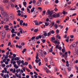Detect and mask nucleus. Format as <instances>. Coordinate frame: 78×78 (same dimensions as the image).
<instances>
[{
	"label": "nucleus",
	"mask_w": 78,
	"mask_h": 78,
	"mask_svg": "<svg viewBox=\"0 0 78 78\" xmlns=\"http://www.w3.org/2000/svg\"><path fill=\"white\" fill-rule=\"evenodd\" d=\"M1 14H2V16H3L4 17L8 15V13L6 12L5 11H3V12H1Z\"/></svg>",
	"instance_id": "nucleus-1"
},
{
	"label": "nucleus",
	"mask_w": 78,
	"mask_h": 78,
	"mask_svg": "<svg viewBox=\"0 0 78 78\" xmlns=\"http://www.w3.org/2000/svg\"><path fill=\"white\" fill-rule=\"evenodd\" d=\"M8 15L5 16L4 17V20H6V22H8L9 20V18H8Z\"/></svg>",
	"instance_id": "nucleus-2"
},
{
	"label": "nucleus",
	"mask_w": 78,
	"mask_h": 78,
	"mask_svg": "<svg viewBox=\"0 0 78 78\" xmlns=\"http://www.w3.org/2000/svg\"><path fill=\"white\" fill-rule=\"evenodd\" d=\"M5 34L6 33L5 32L2 31V39H4L5 38Z\"/></svg>",
	"instance_id": "nucleus-3"
},
{
	"label": "nucleus",
	"mask_w": 78,
	"mask_h": 78,
	"mask_svg": "<svg viewBox=\"0 0 78 78\" xmlns=\"http://www.w3.org/2000/svg\"><path fill=\"white\" fill-rule=\"evenodd\" d=\"M42 2V0H38V1L37 2L36 5L37 6H40Z\"/></svg>",
	"instance_id": "nucleus-4"
},
{
	"label": "nucleus",
	"mask_w": 78,
	"mask_h": 78,
	"mask_svg": "<svg viewBox=\"0 0 78 78\" xmlns=\"http://www.w3.org/2000/svg\"><path fill=\"white\" fill-rule=\"evenodd\" d=\"M47 12L48 14L50 15H52V14H53V11H50L49 10H48Z\"/></svg>",
	"instance_id": "nucleus-5"
},
{
	"label": "nucleus",
	"mask_w": 78,
	"mask_h": 78,
	"mask_svg": "<svg viewBox=\"0 0 78 78\" xmlns=\"http://www.w3.org/2000/svg\"><path fill=\"white\" fill-rule=\"evenodd\" d=\"M9 27V26H8V25H5L4 27V28L5 29V30L6 31H7V30H9V29L8 28Z\"/></svg>",
	"instance_id": "nucleus-6"
},
{
	"label": "nucleus",
	"mask_w": 78,
	"mask_h": 78,
	"mask_svg": "<svg viewBox=\"0 0 78 78\" xmlns=\"http://www.w3.org/2000/svg\"><path fill=\"white\" fill-rule=\"evenodd\" d=\"M0 10L1 11V12H2L4 11V8L3 6H1L0 7Z\"/></svg>",
	"instance_id": "nucleus-7"
},
{
	"label": "nucleus",
	"mask_w": 78,
	"mask_h": 78,
	"mask_svg": "<svg viewBox=\"0 0 78 78\" xmlns=\"http://www.w3.org/2000/svg\"><path fill=\"white\" fill-rule=\"evenodd\" d=\"M12 58L11 60L10 61L11 64H12L13 63V62L14 61V57L12 56Z\"/></svg>",
	"instance_id": "nucleus-8"
},
{
	"label": "nucleus",
	"mask_w": 78,
	"mask_h": 78,
	"mask_svg": "<svg viewBox=\"0 0 78 78\" xmlns=\"http://www.w3.org/2000/svg\"><path fill=\"white\" fill-rule=\"evenodd\" d=\"M73 47H75L76 46V43L75 42L73 43V44H72Z\"/></svg>",
	"instance_id": "nucleus-9"
},
{
	"label": "nucleus",
	"mask_w": 78,
	"mask_h": 78,
	"mask_svg": "<svg viewBox=\"0 0 78 78\" xmlns=\"http://www.w3.org/2000/svg\"><path fill=\"white\" fill-rule=\"evenodd\" d=\"M75 51H76V53L78 55V47H76L75 49Z\"/></svg>",
	"instance_id": "nucleus-10"
},
{
	"label": "nucleus",
	"mask_w": 78,
	"mask_h": 78,
	"mask_svg": "<svg viewBox=\"0 0 78 78\" xmlns=\"http://www.w3.org/2000/svg\"><path fill=\"white\" fill-rule=\"evenodd\" d=\"M14 67H15V69H18L19 68V66H17V64H15L13 66Z\"/></svg>",
	"instance_id": "nucleus-11"
},
{
	"label": "nucleus",
	"mask_w": 78,
	"mask_h": 78,
	"mask_svg": "<svg viewBox=\"0 0 78 78\" xmlns=\"http://www.w3.org/2000/svg\"><path fill=\"white\" fill-rule=\"evenodd\" d=\"M23 21L22 20H20V25H23Z\"/></svg>",
	"instance_id": "nucleus-12"
},
{
	"label": "nucleus",
	"mask_w": 78,
	"mask_h": 78,
	"mask_svg": "<svg viewBox=\"0 0 78 78\" xmlns=\"http://www.w3.org/2000/svg\"><path fill=\"white\" fill-rule=\"evenodd\" d=\"M3 2L4 3H8L9 1L8 0H3Z\"/></svg>",
	"instance_id": "nucleus-13"
},
{
	"label": "nucleus",
	"mask_w": 78,
	"mask_h": 78,
	"mask_svg": "<svg viewBox=\"0 0 78 78\" xmlns=\"http://www.w3.org/2000/svg\"><path fill=\"white\" fill-rule=\"evenodd\" d=\"M41 59H39L38 60L37 59L36 60H35V62H36V63H38L39 62H41Z\"/></svg>",
	"instance_id": "nucleus-14"
},
{
	"label": "nucleus",
	"mask_w": 78,
	"mask_h": 78,
	"mask_svg": "<svg viewBox=\"0 0 78 78\" xmlns=\"http://www.w3.org/2000/svg\"><path fill=\"white\" fill-rule=\"evenodd\" d=\"M42 13V15L43 16H44L45 14V12H46V11L45 10L43 11Z\"/></svg>",
	"instance_id": "nucleus-15"
},
{
	"label": "nucleus",
	"mask_w": 78,
	"mask_h": 78,
	"mask_svg": "<svg viewBox=\"0 0 78 78\" xmlns=\"http://www.w3.org/2000/svg\"><path fill=\"white\" fill-rule=\"evenodd\" d=\"M19 59H20V57H16L15 58V61H18L19 60Z\"/></svg>",
	"instance_id": "nucleus-16"
},
{
	"label": "nucleus",
	"mask_w": 78,
	"mask_h": 78,
	"mask_svg": "<svg viewBox=\"0 0 78 78\" xmlns=\"http://www.w3.org/2000/svg\"><path fill=\"white\" fill-rule=\"evenodd\" d=\"M27 51V48H24L23 50L22 51V53H24L25 51Z\"/></svg>",
	"instance_id": "nucleus-17"
},
{
	"label": "nucleus",
	"mask_w": 78,
	"mask_h": 78,
	"mask_svg": "<svg viewBox=\"0 0 78 78\" xmlns=\"http://www.w3.org/2000/svg\"><path fill=\"white\" fill-rule=\"evenodd\" d=\"M23 4L24 6L26 8V7H27V2H23Z\"/></svg>",
	"instance_id": "nucleus-18"
},
{
	"label": "nucleus",
	"mask_w": 78,
	"mask_h": 78,
	"mask_svg": "<svg viewBox=\"0 0 78 78\" xmlns=\"http://www.w3.org/2000/svg\"><path fill=\"white\" fill-rule=\"evenodd\" d=\"M27 12H28V13H31V12H30V9H28V8H27Z\"/></svg>",
	"instance_id": "nucleus-19"
},
{
	"label": "nucleus",
	"mask_w": 78,
	"mask_h": 78,
	"mask_svg": "<svg viewBox=\"0 0 78 78\" xmlns=\"http://www.w3.org/2000/svg\"><path fill=\"white\" fill-rule=\"evenodd\" d=\"M15 31V29H12V30H11V32L12 33H14V32Z\"/></svg>",
	"instance_id": "nucleus-20"
},
{
	"label": "nucleus",
	"mask_w": 78,
	"mask_h": 78,
	"mask_svg": "<svg viewBox=\"0 0 78 78\" xmlns=\"http://www.w3.org/2000/svg\"><path fill=\"white\" fill-rule=\"evenodd\" d=\"M45 23V26H46V27L48 26L50 24V23H48H48H47L45 22V23Z\"/></svg>",
	"instance_id": "nucleus-21"
},
{
	"label": "nucleus",
	"mask_w": 78,
	"mask_h": 78,
	"mask_svg": "<svg viewBox=\"0 0 78 78\" xmlns=\"http://www.w3.org/2000/svg\"><path fill=\"white\" fill-rule=\"evenodd\" d=\"M34 9H35L34 7H33L32 8V9H31V12H33L34 11Z\"/></svg>",
	"instance_id": "nucleus-22"
},
{
	"label": "nucleus",
	"mask_w": 78,
	"mask_h": 78,
	"mask_svg": "<svg viewBox=\"0 0 78 78\" xmlns=\"http://www.w3.org/2000/svg\"><path fill=\"white\" fill-rule=\"evenodd\" d=\"M54 25H55V23L54 22H53L52 23H51L50 25L49 26V27H50V26H51V25L52 26H54Z\"/></svg>",
	"instance_id": "nucleus-23"
},
{
	"label": "nucleus",
	"mask_w": 78,
	"mask_h": 78,
	"mask_svg": "<svg viewBox=\"0 0 78 78\" xmlns=\"http://www.w3.org/2000/svg\"><path fill=\"white\" fill-rule=\"evenodd\" d=\"M50 64L51 65H54V62H52V61H50Z\"/></svg>",
	"instance_id": "nucleus-24"
},
{
	"label": "nucleus",
	"mask_w": 78,
	"mask_h": 78,
	"mask_svg": "<svg viewBox=\"0 0 78 78\" xmlns=\"http://www.w3.org/2000/svg\"><path fill=\"white\" fill-rule=\"evenodd\" d=\"M39 57H38V54H37V55L36 57V59H39Z\"/></svg>",
	"instance_id": "nucleus-25"
},
{
	"label": "nucleus",
	"mask_w": 78,
	"mask_h": 78,
	"mask_svg": "<svg viewBox=\"0 0 78 78\" xmlns=\"http://www.w3.org/2000/svg\"><path fill=\"white\" fill-rule=\"evenodd\" d=\"M16 62L17 63V64H18V65L20 64L21 63V62H20L19 61H16Z\"/></svg>",
	"instance_id": "nucleus-26"
},
{
	"label": "nucleus",
	"mask_w": 78,
	"mask_h": 78,
	"mask_svg": "<svg viewBox=\"0 0 78 78\" xmlns=\"http://www.w3.org/2000/svg\"><path fill=\"white\" fill-rule=\"evenodd\" d=\"M68 70L70 72L72 70V68L70 67H69L68 68Z\"/></svg>",
	"instance_id": "nucleus-27"
},
{
	"label": "nucleus",
	"mask_w": 78,
	"mask_h": 78,
	"mask_svg": "<svg viewBox=\"0 0 78 78\" xmlns=\"http://www.w3.org/2000/svg\"><path fill=\"white\" fill-rule=\"evenodd\" d=\"M51 35V31H50L48 33V36H49Z\"/></svg>",
	"instance_id": "nucleus-28"
},
{
	"label": "nucleus",
	"mask_w": 78,
	"mask_h": 78,
	"mask_svg": "<svg viewBox=\"0 0 78 78\" xmlns=\"http://www.w3.org/2000/svg\"><path fill=\"white\" fill-rule=\"evenodd\" d=\"M39 31V30L38 29H35L34 30V32H35V33L36 32H37V31Z\"/></svg>",
	"instance_id": "nucleus-29"
},
{
	"label": "nucleus",
	"mask_w": 78,
	"mask_h": 78,
	"mask_svg": "<svg viewBox=\"0 0 78 78\" xmlns=\"http://www.w3.org/2000/svg\"><path fill=\"white\" fill-rule=\"evenodd\" d=\"M51 15H50L48 16L50 18V19L51 20L52 19V16Z\"/></svg>",
	"instance_id": "nucleus-30"
},
{
	"label": "nucleus",
	"mask_w": 78,
	"mask_h": 78,
	"mask_svg": "<svg viewBox=\"0 0 78 78\" xmlns=\"http://www.w3.org/2000/svg\"><path fill=\"white\" fill-rule=\"evenodd\" d=\"M29 69H31L32 68V66H31V65L30 64L29 65Z\"/></svg>",
	"instance_id": "nucleus-31"
},
{
	"label": "nucleus",
	"mask_w": 78,
	"mask_h": 78,
	"mask_svg": "<svg viewBox=\"0 0 78 78\" xmlns=\"http://www.w3.org/2000/svg\"><path fill=\"white\" fill-rule=\"evenodd\" d=\"M52 16L53 17H55L56 18V14H53Z\"/></svg>",
	"instance_id": "nucleus-32"
},
{
	"label": "nucleus",
	"mask_w": 78,
	"mask_h": 78,
	"mask_svg": "<svg viewBox=\"0 0 78 78\" xmlns=\"http://www.w3.org/2000/svg\"><path fill=\"white\" fill-rule=\"evenodd\" d=\"M60 16V15H59V14L58 13H57V14H56V17H59Z\"/></svg>",
	"instance_id": "nucleus-33"
},
{
	"label": "nucleus",
	"mask_w": 78,
	"mask_h": 78,
	"mask_svg": "<svg viewBox=\"0 0 78 78\" xmlns=\"http://www.w3.org/2000/svg\"><path fill=\"white\" fill-rule=\"evenodd\" d=\"M56 29H57L58 28V25L56 24H55L54 25Z\"/></svg>",
	"instance_id": "nucleus-34"
},
{
	"label": "nucleus",
	"mask_w": 78,
	"mask_h": 78,
	"mask_svg": "<svg viewBox=\"0 0 78 78\" xmlns=\"http://www.w3.org/2000/svg\"><path fill=\"white\" fill-rule=\"evenodd\" d=\"M53 43H54L55 44H57L58 42V41L57 40H55L54 41H53Z\"/></svg>",
	"instance_id": "nucleus-35"
},
{
	"label": "nucleus",
	"mask_w": 78,
	"mask_h": 78,
	"mask_svg": "<svg viewBox=\"0 0 78 78\" xmlns=\"http://www.w3.org/2000/svg\"><path fill=\"white\" fill-rule=\"evenodd\" d=\"M14 6H15V5L14 4H12L11 5V7H12V8L13 9V8H14Z\"/></svg>",
	"instance_id": "nucleus-36"
},
{
	"label": "nucleus",
	"mask_w": 78,
	"mask_h": 78,
	"mask_svg": "<svg viewBox=\"0 0 78 78\" xmlns=\"http://www.w3.org/2000/svg\"><path fill=\"white\" fill-rule=\"evenodd\" d=\"M53 51V49L51 48L49 50V52H52Z\"/></svg>",
	"instance_id": "nucleus-37"
},
{
	"label": "nucleus",
	"mask_w": 78,
	"mask_h": 78,
	"mask_svg": "<svg viewBox=\"0 0 78 78\" xmlns=\"http://www.w3.org/2000/svg\"><path fill=\"white\" fill-rule=\"evenodd\" d=\"M55 3L56 4L58 3H59V1H58V0H56L55 1Z\"/></svg>",
	"instance_id": "nucleus-38"
},
{
	"label": "nucleus",
	"mask_w": 78,
	"mask_h": 78,
	"mask_svg": "<svg viewBox=\"0 0 78 78\" xmlns=\"http://www.w3.org/2000/svg\"><path fill=\"white\" fill-rule=\"evenodd\" d=\"M15 39H20V37H18V36H16Z\"/></svg>",
	"instance_id": "nucleus-39"
},
{
	"label": "nucleus",
	"mask_w": 78,
	"mask_h": 78,
	"mask_svg": "<svg viewBox=\"0 0 78 78\" xmlns=\"http://www.w3.org/2000/svg\"><path fill=\"white\" fill-rule=\"evenodd\" d=\"M16 69H14V70H13L12 71V73H16Z\"/></svg>",
	"instance_id": "nucleus-40"
},
{
	"label": "nucleus",
	"mask_w": 78,
	"mask_h": 78,
	"mask_svg": "<svg viewBox=\"0 0 78 78\" xmlns=\"http://www.w3.org/2000/svg\"><path fill=\"white\" fill-rule=\"evenodd\" d=\"M54 40H55V38L54 37H52L51 38V41H54Z\"/></svg>",
	"instance_id": "nucleus-41"
},
{
	"label": "nucleus",
	"mask_w": 78,
	"mask_h": 78,
	"mask_svg": "<svg viewBox=\"0 0 78 78\" xmlns=\"http://www.w3.org/2000/svg\"><path fill=\"white\" fill-rule=\"evenodd\" d=\"M4 23V21H2L0 23V24H3Z\"/></svg>",
	"instance_id": "nucleus-42"
},
{
	"label": "nucleus",
	"mask_w": 78,
	"mask_h": 78,
	"mask_svg": "<svg viewBox=\"0 0 78 78\" xmlns=\"http://www.w3.org/2000/svg\"><path fill=\"white\" fill-rule=\"evenodd\" d=\"M67 34H66L64 36V38H65V39H66V38H67Z\"/></svg>",
	"instance_id": "nucleus-43"
},
{
	"label": "nucleus",
	"mask_w": 78,
	"mask_h": 78,
	"mask_svg": "<svg viewBox=\"0 0 78 78\" xmlns=\"http://www.w3.org/2000/svg\"><path fill=\"white\" fill-rule=\"evenodd\" d=\"M15 75L16 77H18L19 76L18 75V74H17V73H15Z\"/></svg>",
	"instance_id": "nucleus-44"
},
{
	"label": "nucleus",
	"mask_w": 78,
	"mask_h": 78,
	"mask_svg": "<svg viewBox=\"0 0 78 78\" xmlns=\"http://www.w3.org/2000/svg\"><path fill=\"white\" fill-rule=\"evenodd\" d=\"M51 34H55V32L54 31V30H52L51 31Z\"/></svg>",
	"instance_id": "nucleus-45"
},
{
	"label": "nucleus",
	"mask_w": 78,
	"mask_h": 78,
	"mask_svg": "<svg viewBox=\"0 0 78 78\" xmlns=\"http://www.w3.org/2000/svg\"><path fill=\"white\" fill-rule=\"evenodd\" d=\"M21 45L22 46H24V45H25V43H24V42H22L21 43Z\"/></svg>",
	"instance_id": "nucleus-46"
},
{
	"label": "nucleus",
	"mask_w": 78,
	"mask_h": 78,
	"mask_svg": "<svg viewBox=\"0 0 78 78\" xmlns=\"http://www.w3.org/2000/svg\"><path fill=\"white\" fill-rule=\"evenodd\" d=\"M9 54V51H7V52L6 53V55H8Z\"/></svg>",
	"instance_id": "nucleus-47"
},
{
	"label": "nucleus",
	"mask_w": 78,
	"mask_h": 78,
	"mask_svg": "<svg viewBox=\"0 0 78 78\" xmlns=\"http://www.w3.org/2000/svg\"><path fill=\"white\" fill-rule=\"evenodd\" d=\"M43 34L45 36H47V33H44Z\"/></svg>",
	"instance_id": "nucleus-48"
},
{
	"label": "nucleus",
	"mask_w": 78,
	"mask_h": 78,
	"mask_svg": "<svg viewBox=\"0 0 78 78\" xmlns=\"http://www.w3.org/2000/svg\"><path fill=\"white\" fill-rule=\"evenodd\" d=\"M33 3L34 4V3H36V1L35 0H33Z\"/></svg>",
	"instance_id": "nucleus-49"
},
{
	"label": "nucleus",
	"mask_w": 78,
	"mask_h": 78,
	"mask_svg": "<svg viewBox=\"0 0 78 78\" xmlns=\"http://www.w3.org/2000/svg\"><path fill=\"white\" fill-rule=\"evenodd\" d=\"M38 52H39V53H42V50H39L38 51Z\"/></svg>",
	"instance_id": "nucleus-50"
},
{
	"label": "nucleus",
	"mask_w": 78,
	"mask_h": 78,
	"mask_svg": "<svg viewBox=\"0 0 78 78\" xmlns=\"http://www.w3.org/2000/svg\"><path fill=\"white\" fill-rule=\"evenodd\" d=\"M25 63L26 66H27V65L28 64V62H25Z\"/></svg>",
	"instance_id": "nucleus-51"
},
{
	"label": "nucleus",
	"mask_w": 78,
	"mask_h": 78,
	"mask_svg": "<svg viewBox=\"0 0 78 78\" xmlns=\"http://www.w3.org/2000/svg\"><path fill=\"white\" fill-rule=\"evenodd\" d=\"M35 25H39V23H38V22H37L35 23Z\"/></svg>",
	"instance_id": "nucleus-52"
},
{
	"label": "nucleus",
	"mask_w": 78,
	"mask_h": 78,
	"mask_svg": "<svg viewBox=\"0 0 78 78\" xmlns=\"http://www.w3.org/2000/svg\"><path fill=\"white\" fill-rule=\"evenodd\" d=\"M34 74H35L36 75H38V74L36 72L34 71Z\"/></svg>",
	"instance_id": "nucleus-53"
},
{
	"label": "nucleus",
	"mask_w": 78,
	"mask_h": 78,
	"mask_svg": "<svg viewBox=\"0 0 78 78\" xmlns=\"http://www.w3.org/2000/svg\"><path fill=\"white\" fill-rule=\"evenodd\" d=\"M45 5H47V4H48V3H49V2L48 1H46L45 2Z\"/></svg>",
	"instance_id": "nucleus-54"
},
{
	"label": "nucleus",
	"mask_w": 78,
	"mask_h": 78,
	"mask_svg": "<svg viewBox=\"0 0 78 78\" xmlns=\"http://www.w3.org/2000/svg\"><path fill=\"white\" fill-rule=\"evenodd\" d=\"M46 72L47 73H50L51 71L48 70V71H46Z\"/></svg>",
	"instance_id": "nucleus-55"
},
{
	"label": "nucleus",
	"mask_w": 78,
	"mask_h": 78,
	"mask_svg": "<svg viewBox=\"0 0 78 78\" xmlns=\"http://www.w3.org/2000/svg\"><path fill=\"white\" fill-rule=\"evenodd\" d=\"M44 60L45 62H47L48 60H47V58H45L44 59Z\"/></svg>",
	"instance_id": "nucleus-56"
},
{
	"label": "nucleus",
	"mask_w": 78,
	"mask_h": 78,
	"mask_svg": "<svg viewBox=\"0 0 78 78\" xmlns=\"http://www.w3.org/2000/svg\"><path fill=\"white\" fill-rule=\"evenodd\" d=\"M11 42H9L8 44V46H10L11 45Z\"/></svg>",
	"instance_id": "nucleus-57"
},
{
	"label": "nucleus",
	"mask_w": 78,
	"mask_h": 78,
	"mask_svg": "<svg viewBox=\"0 0 78 78\" xmlns=\"http://www.w3.org/2000/svg\"><path fill=\"white\" fill-rule=\"evenodd\" d=\"M34 39H35V37H33L31 38V40H33Z\"/></svg>",
	"instance_id": "nucleus-58"
},
{
	"label": "nucleus",
	"mask_w": 78,
	"mask_h": 78,
	"mask_svg": "<svg viewBox=\"0 0 78 78\" xmlns=\"http://www.w3.org/2000/svg\"><path fill=\"white\" fill-rule=\"evenodd\" d=\"M13 56L14 58H16V55L15 54H13Z\"/></svg>",
	"instance_id": "nucleus-59"
},
{
	"label": "nucleus",
	"mask_w": 78,
	"mask_h": 78,
	"mask_svg": "<svg viewBox=\"0 0 78 78\" xmlns=\"http://www.w3.org/2000/svg\"><path fill=\"white\" fill-rule=\"evenodd\" d=\"M43 53L44 55H47V52L45 51H43Z\"/></svg>",
	"instance_id": "nucleus-60"
},
{
	"label": "nucleus",
	"mask_w": 78,
	"mask_h": 78,
	"mask_svg": "<svg viewBox=\"0 0 78 78\" xmlns=\"http://www.w3.org/2000/svg\"><path fill=\"white\" fill-rule=\"evenodd\" d=\"M70 37H71V38H73V37H74V36H73V35H71L70 36Z\"/></svg>",
	"instance_id": "nucleus-61"
},
{
	"label": "nucleus",
	"mask_w": 78,
	"mask_h": 78,
	"mask_svg": "<svg viewBox=\"0 0 78 78\" xmlns=\"http://www.w3.org/2000/svg\"><path fill=\"white\" fill-rule=\"evenodd\" d=\"M8 58V55H6V56L5 57V59H7Z\"/></svg>",
	"instance_id": "nucleus-62"
},
{
	"label": "nucleus",
	"mask_w": 78,
	"mask_h": 78,
	"mask_svg": "<svg viewBox=\"0 0 78 78\" xmlns=\"http://www.w3.org/2000/svg\"><path fill=\"white\" fill-rule=\"evenodd\" d=\"M15 35H16L15 34H12V37H14V36H15Z\"/></svg>",
	"instance_id": "nucleus-63"
},
{
	"label": "nucleus",
	"mask_w": 78,
	"mask_h": 78,
	"mask_svg": "<svg viewBox=\"0 0 78 78\" xmlns=\"http://www.w3.org/2000/svg\"><path fill=\"white\" fill-rule=\"evenodd\" d=\"M13 24L14 25H16V21H13Z\"/></svg>",
	"instance_id": "nucleus-64"
}]
</instances>
